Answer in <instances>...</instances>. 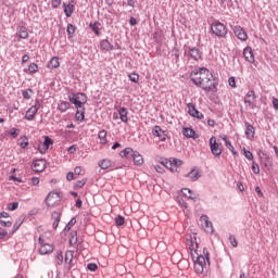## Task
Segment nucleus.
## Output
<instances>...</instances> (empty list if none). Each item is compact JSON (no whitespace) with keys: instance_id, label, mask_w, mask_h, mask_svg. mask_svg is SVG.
I'll list each match as a JSON object with an SVG mask.
<instances>
[{"instance_id":"obj_30","label":"nucleus","mask_w":278,"mask_h":278,"mask_svg":"<svg viewBox=\"0 0 278 278\" xmlns=\"http://www.w3.org/2000/svg\"><path fill=\"white\" fill-rule=\"evenodd\" d=\"M73 255H74L73 251L65 252L64 262H65V264H68V268H72V266H73Z\"/></svg>"},{"instance_id":"obj_15","label":"nucleus","mask_w":278,"mask_h":278,"mask_svg":"<svg viewBox=\"0 0 278 278\" xmlns=\"http://www.w3.org/2000/svg\"><path fill=\"white\" fill-rule=\"evenodd\" d=\"M255 99H257V96H255V91L249 90L244 99L245 105H248V108H253Z\"/></svg>"},{"instance_id":"obj_9","label":"nucleus","mask_w":278,"mask_h":278,"mask_svg":"<svg viewBox=\"0 0 278 278\" xmlns=\"http://www.w3.org/2000/svg\"><path fill=\"white\" fill-rule=\"evenodd\" d=\"M55 203H60V193L51 191L46 198V204L48 207H53Z\"/></svg>"},{"instance_id":"obj_51","label":"nucleus","mask_w":278,"mask_h":278,"mask_svg":"<svg viewBox=\"0 0 278 278\" xmlns=\"http://www.w3.org/2000/svg\"><path fill=\"white\" fill-rule=\"evenodd\" d=\"M243 153H244V157H247V160L253 161V153L247 149H243Z\"/></svg>"},{"instance_id":"obj_18","label":"nucleus","mask_w":278,"mask_h":278,"mask_svg":"<svg viewBox=\"0 0 278 278\" xmlns=\"http://www.w3.org/2000/svg\"><path fill=\"white\" fill-rule=\"evenodd\" d=\"M15 36L21 38L22 40H27L29 38V33L27 31V27L18 26Z\"/></svg>"},{"instance_id":"obj_3","label":"nucleus","mask_w":278,"mask_h":278,"mask_svg":"<svg viewBox=\"0 0 278 278\" xmlns=\"http://www.w3.org/2000/svg\"><path fill=\"white\" fill-rule=\"evenodd\" d=\"M161 164L167 168V170H170V173H179V167L184 165V161L179 159H162Z\"/></svg>"},{"instance_id":"obj_8","label":"nucleus","mask_w":278,"mask_h":278,"mask_svg":"<svg viewBox=\"0 0 278 278\" xmlns=\"http://www.w3.org/2000/svg\"><path fill=\"white\" fill-rule=\"evenodd\" d=\"M188 56L193 62H201L203 60V52L198 47L189 48Z\"/></svg>"},{"instance_id":"obj_4","label":"nucleus","mask_w":278,"mask_h":278,"mask_svg":"<svg viewBox=\"0 0 278 278\" xmlns=\"http://www.w3.org/2000/svg\"><path fill=\"white\" fill-rule=\"evenodd\" d=\"M70 102L73 103L76 108V110H86L84 104L88 101V97L86 93H72V96H68Z\"/></svg>"},{"instance_id":"obj_56","label":"nucleus","mask_w":278,"mask_h":278,"mask_svg":"<svg viewBox=\"0 0 278 278\" xmlns=\"http://www.w3.org/2000/svg\"><path fill=\"white\" fill-rule=\"evenodd\" d=\"M172 55L175 58L176 61L179 60V49H172Z\"/></svg>"},{"instance_id":"obj_49","label":"nucleus","mask_w":278,"mask_h":278,"mask_svg":"<svg viewBox=\"0 0 278 278\" xmlns=\"http://www.w3.org/2000/svg\"><path fill=\"white\" fill-rule=\"evenodd\" d=\"M29 73H38V64L36 63H30L28 66Z\"/></svg>"},{"instance_id":"obj_13","label":"nucleus","mask_w":278,"mask_h":278,"mask_svg":"<svg viewBox=\"0 0 278 278\" xmlns=\"http://www.w3.org/2000/svg\"><path fill=\"white\" fill-rule=\"evenodd\" d=\"M47 168V161L45 159L35 160L33 163V170L35 173H42Z\"/></svg>"},{"instance_id":"obj_41","label":"nucleus","mask_w":278,"mask_h":278,"mask_svg":"<svg viewBox=\"0 0 278 278\" xmlns=\"http://www.w3.org/2000/svg\"><path fill=\"white\" fill-rule=\"evenodd\" d=\"M31 94H34V90L31 89H26L22 91V96L24 99H27V100L31 99Z\"/></svg>"},{"instance_id":"obj_63","label":"nucleus","mask_w":278,"mask_h":278,"mask_svg":"<svg viewBox=\"0 0 278 278\" xmlns=\"http://www.w3.org/2000/svg\"><path fill=\"white\" fill-rule=\"evenodd\" d=\"M30 181H31V185H33V186H38V184H40V178H38V177H33V178L30 179Z\"/></svg>"},{"instance_id":"obj_55","label":"nucleus","mask_w":278,"mask_h":278,"mask_svg":"<svg viewBox=\"0 0 278 278\" xmlns=\"http://www.w3.org/2000/svg\"><path fill=\"white\" fill-rule=\"evenodd\" d=\"M229 240H230V244L232 247H235V248L238 247V240L236 239V237L233 235L229 236Z\"/></svg>"},{"instance_id":"obj_17","label":"nucleus","mask_w":278,"mask_h":278,"mask_svg":"<svg viewBox=\"0 0 278 278\" xmlns=\"http://www.w3.org/2000/svg\"><path fill=\"white\" fill-rule=\"evenodd\" d=\"M53 244L45 243L39 248V255H51L53 253Z\"/></svg>"},{"instance_id":"obj_46","label":"nucleus","mask_w":278,"mask_h":278,"mask_svg":"<svg viewBox=\"0 0 278 278\" xmlns=\"http://www.w3.org/2000/svg\"><path fill=\"white\" fill-rule=\"evenodd\" d=\"M115 224H116L118 227H122V225H125V217L118 215V216L115 218Z\"/></svg>"},{"instance_id":"obj_33","label":"nucleus","mask_w":278,"mask_h":278,"mask_svg":"<svg viewBox=\"0 0 278 278\" xmlns=\"http://www.w3.org/2000/svg\"><path fill=\"white\" fill-rule=\"evenodd\" d=\"M24 222H25V218L18 217L13 225V229H12L11 233L12 235L16 233V231H18V229H21V225H23Z\"/></svg>"},{"instance_id":"obj_22","label":"nucleus","mask_w":278,"mask_h":278,"mask_svg":"<svg viewBox=\"0 0 278 278\" xmlns=\"http://www.w3.org/2000/svg\"><path fill=\"white\" fill-rule=\"evenodd\" d=\"M51 218L53 220V224H52L53 229H58L60 225V219L62 218V213L54 211L51 214Z\"/></svg>"},{"instance_id":"obj_39","label":"nucleus","mask_w":278,"mask_h":278,"mask_svg":"<svg viewBox=\"0 0 278 278\" xmlns=\"http://www.w3.org/2000/svg\"><path fill=\"white\" fill-rule=\"evenodd\" d=\"M66 31L68 38H73V36H75V26L73 24H68Z\"/></svg>"},{"instance_id":"obj_50","label":"nucleus","mask_w":278,"mask_h":278,"mask_svg":"<svg viewBox=\"0 0 278 278\" xmlns=\"http://www.w3.org/2000/svg\"><path fill=\"white\" fill-rule=\"evenodd\" d=\"M60 5H62V0H51V7L53 8V10H58Z\"/></svg>"},{"instance_id":"obj_31","label":"nucleus","mask_w":278,"mask_h":278,"mask_svg":"<svg viewBox=\"0 0 278 278\" xmlns=\"http://www.w3.org/2000/svg\"><path fill=\"white\" fill-rule=\"evenodd\" d=\"M58 110L61 113H64L67 110H71V102H68V101H61L60 104L58 105Z\"/></svg>"},{"instance_id":"obj_12","label":"nucleus","mask_w":278,"mask_h":278,"mask_svg":"<svg viewBox=\"0 0 278 278\" xmlns=\"http://www.w3.org/2000/svg\"><path fill=\"white\" fill-rule=\"evenodd\" d=\"M203 255H199L194 264L200 266H207V263L210 264V252L205 248L203 249Z\"/></svg>"},{"instance_id":"obj_43","label":"nucleus","mask_w":278,"mask_h":278,"mask_svg":"<svg viewBox=\"0 0 278 278\" xmlns=\"http://www.w3.org/2000/svg\"><path fill=\"white\" fill-rule=\"evenodd\" d=\"M252 173H254V175H260V164L255 161L252 162Z\"/></svg>"},{"instance_id":"obj_23","label":"nucleus","mask_w":278,"mask_h":278,"mask_svg":"<svg viewBox=\"0 0 278 278\" xmlns=\"http://www.w3.org/2000/svg\"><path fill=\"white\" fill-rule=\"evenodd\" d=\"M100 49L102 51H114V46L108 39H102L100 41Z\"/></svg>"},{"instance_id":"obj_20","label":"nucleus","mask_w":278,"mask_h":278,"mask_svg":"<svg viewBox=\"0 0 278 278\" xmlns=\"http://www.w3.org/2000/svg\"><path fill=\"white\" fill-rule=\"evenodd\" d=\"M185 177L190 179V181H199L201 174H199V169L192 168Z\"/></svg>"},{"instance_id":"obj_35","label":"nucleus","mask_w":278,"mask_h":278,"mask_svg":"<svg viewBox=\"0 0 278 278\" xmlns=\"http://www.w3.org/2000/svg\"><path fill=\"white\" fill-rule=\"evenodd\" d=\"M54 260L56 262V266H62V264H64V255L62 254V251H56Z\"/></svg>"},{"instance_id":"obj_42","label":"nucleus","mask_w":278,"mask_h":278,"mask_svg":"<svg viewBox=\"0 0 278 278\" xmlns=\"http://www.w3.org/2000/svg\"><path fill=\"white\" fill-rule=\"evenodd\" d=\"M128 78L132 81V84H138L139 79H140V75H138L136 73H131L128 75Z\"/></svg>"},{"instance_id":"obj_48","label":"nucleus","mask_w":278,"mask_h":278,"mask_svg":"<svg viewBox=\"0 0 278 278\" xmlns=\"http://www.w3.org/2000/svg\"><path fill=\"white\" fill-rule=\"evenodd\" d=\"M48 150H49V148L47 146H45L43 143H40L38 146V151H39V153H41V155H45V153H47Z\"/></svg>"},{"instance_id":"obj_44","label":"nucleus","mask_w":278,"mask_h":278,"mask_svg":"<svg viewBox=\"0 0 278 278\" xmlns=\"http://www.w3.org/2000/svg\"><path fill=\"white\" fill-rule=\"evenodd\" d=\"M7 210H9L10 212H14L15 210H18V202L9 203Z\"/></svg>"},{"instance_id":"obj_27","label":"nucleus","mask_w":278,"mask_h":278,"mask_svg":"<svg viewBox=\"0 0 278 278\" xmlns=\"http://www.w3.org/2000/svg\"><path fill=\"white\" fill-rule=\"evenodd\" d=\"M48 68H50V71H53V68H60V58L53 56L48 63Z\"/></svg>"},{"instance_id":"obj_32","label":"nucleus","mask_w":278,"mask_h":278,"mask_svg":"<svg viewBox=\"0 0 278 278\" xmlns=\"http://www.w3.org/2000/svg\"><path fill=\"white\" fill-rule=\"evenodd\" d=\"M98 138L101 144H108V130H100L98 134Z\"/></svg>"},{"instance_id":"obj_54","label":"nucleus","mask_w":278,"mask_h":278,"mask_svg":"<svg viewBox=\"0 0 278 278\" xmlns=\"http://www.w3.org/2000/svg\"><path fill=\"white\" fill-rule=\"evenodd\" d=\"M84 186H86V179L76 181L74 188H84Z\"/></svg>"},{"instance_id":"obj_1","label":"nucleus","mask_w":278,"mask_h":278,"mask_svg":"<svg viewBox=\"0 0 278 278\" xmlns=\"http://www.w3.org/2000/svg\"><path fill=\"white\" fill-rule=\"evenodd\" d=\"M194 75H200V77H192L191 81L198 88H202L205 92H216L218 83L214 79V75L206 67H200L194 72Z\"/></svg>"},{"instance_id":"obj_24","label":"nucleus","mask_w":278,"mask_h":278,"mask_svg":"<svg viewBox=\"0 0 278 278\" xmlns=\"http://www.w3.org/2000/svg\"><path fill=\"white\" fill-rule=\"evenodd\" d=\"M98 166L102 169V170H108L109 168H112V161L109 159H103L98 163Z\"/></svg>"},{"instance_id":"obj_38","label":"nucleus","mask_w":278,"mask_h":278,"mask_svg":"<svg viewBox=\"0 0 278 278\" xmlns=\"http://www.w3.org/2000/svg\"><path fill=\"white\" fill-rule=\"evenodd\" d=\"M77 224V218L73 217L64 227L63 231H71V229H73V227H75V225Z\"/></svg>"},{"instance_id":"obj_52","label":"nucleus","mask_w":278,"mask_h":278,"mask_svg":"<svg viewBox=\"0 0 278 278\" xmlns=\"http://www.w3.org/2000/svg\"><path fill=\"white\" fill-rule=\"evenodd\" d=\"M9 136H11L13 138H18V129L11 128L10 131H9Z\"/></svg>"},{"instance_id":"obj_62","label":"nucleus","mask_w":278,"mask_h":278,"mask_svg":"<svg viewBox=\"0 0 278 278\" xmlns=\"http://www.w3.org/2000/svg\"><path fill=\"white\" fill-rule=\"evenodd\" d=\"M154 170H156V173H160L161 175L164 174V167L160 165H154Z\"/></svg>"},{"instance_id":"obj_64","label":"nucleus","mask_w":278,"mask_h":278,"mask_svg":"<svg viewBox=\"0 0 278 278\" xmlns=\"http://www.w3.org/2000/svg\"><path fill=\"white\" fill-rule=\"evenodd\" d=\"M273 105H274L275 110H278V99L277 98L273 99Z\"/></svg>"},{"instance_id":"obj_21","label":"nucleus","mask_w":278,"mask_h":278,"mask_svg":"<svg viewBox=\"0 0 278 278\" xmlns=\"http://www.w3.org/2000/svg\"><path fill=\"white\" fill-rule=\"evenodd\" d=\"M131 157L135 166H142L144 164V159L142 157V154H140V152L135 151Z\"/></svg>"},{"instance_id":"obj_2","label":"nucleus","mask_w":278,"mask_h":278,"mask_svg":"<svg viewBox=\"0 0 278 278\" xmlns=\"http://www.w3.org/2000/svg\"><path fill=\"white\" fill-rule=\"evenodd\" d=\"M212 35L216 36V38H227V34H229V28L227 25L220 23L219 21H215L211 24Z\"/></svg>"},{"instance_id":"obj_6","label":"nucleus","mask_w":278,"mask_h":278,"mask_svg":"<svg viewBox=\"0 0 278 278\" xmlns=\"http://www.w3.org/2000/svg\"><path fill=\"white\" fill-rule=\"evenodd\" d=\"M41 104L40 101L36 100L35 104L30 106L25 114L26 121H33L36 117V114H38V111L40 110Z\"/></svg>"},{"instance_id":"obj_29","label":"nucleus","mask_w":278,"mask_h":278,"mask_svg":"<svg viewBox=\"0 0 278 278\" xmlns=\"http://www.w3.org/2000/svg\"><path fill=\"white\" fill-rule=\"evenodd\" d=\"M135 152H136V151H134V149H131V148H126V149H124V150H122V151L119 152V155H121V157H126L127 160H129V157H132V155H134Z\"/></svg>"},{"instance_id":"obj_36","label":"nucleus","mask_w":278,"mask_h":278,"mask_svg":"<svg viewBox=\"0 0 278 278\" xmlns=\"http://www.w3.org/2000/svg\"><path fill=\"white\" fill-rule=\"evenodd\" d=\"M86 109H78L77 111H76V121H80V123L81 122H84V119L86 118Z\"/></svg>"},{"instance_id":"obj_19","label":"nucleus","mask_w":278,"mask_h":278,"mask_svg":"<svg viewBox=\"0 0 278 278\" xmlns=\"http://www.w3.org/2000/svg\"><path fill=\"white\" fill-rule=\"evenodd\" d=\"M245 137L248 140H253V138H255V127H253L249 122H245Z\"/></svg>"},{"instance_id":"obj_37","label":"nucleus","mask_w":278,"mask_h":278,"mask_svg":"<svg viewBox=\"0 0 278 278\" xmlns=\"http://www.w3.org/2000/svg\"><path fill=\"white\" fill-rule=\"evenodd\" d=\"M77 244V230H72L70 233V245L75 247Z\"/></svg>"},{"instance_id":"obj_5","label":"nucleus","mask_w":278,"mask_h":278,"mask_svg":"<svg viewBox=\"0 0 278 278\" xmlns=\"http://www.w3.org/2000/svg\"><path fill=\"white\" fill-rule=\"evenodd\" d=\"M208 144L212 155H214L215 157H220V155H223V143H217L216 137H211L208 140Z\"/></svg>"},{"instance_id":"obj_10","label":"nucleus","mask_w":278,"mask_h":278,"mask_svg":"<svg viewBox=\"0 0 278 278\" xmlns=\"http://www.w3.org/2000/svg\"><path fill=\"white\" fill-rule=\"evenodd\" d=\"M200 223H202V227H204L206 233H214V226L212 225V222H210L207 215H202L200 217Z\"/></svg>"},{"instance_id":"obj_60","label":"nucleus","mask_w":278,"mask_h":278,"mask_svg":"<svg viewBox=\"0 0 278 278\" xmlns=\"http://www.w3.org/2000/svg\"><path fill=\"white\" fill-rule=\"evenodd\" d=\"M228 84H229L230 88H236V78L235 77H230L228 79Z\"/></svg>"},{"instance_id":"obj_47","label":"nucleus","mask_w":278,"mask_h":278,"mask_svg":"<svg viewBox=\"0 0 278 278\" xmlns=\"http://www.w3.org/2000/svg\"><path fill=\"white\" fill-rule=\"evenodd\" d=\"M226 147L232 152V155H238V152L236 151V148H233V144H231V141H226Z\"/></svg>"},{"instance_id":"obj_28","label":"nucleus","mask_w":278,"mask_h":278,"mask_svg":"<svg viewBox=\"0 0 278 278\" xmlns=\"http://www.w3.org/2000/svg\"><path fill=\"white\" fill-rule=\"evenodd\" d=\"M118 114H119V118H121L122 123H129V117H127V108L122 106L118 110Z\"/></svg>"},{"instance_id":"obj_25","label":"nucleus","mask_w":278,"mask_h":278,"mask_svg":"<svg viewBox=\"0 0 278 278\" xmlns=\"http://www.w3.org/2000/svg\"><path fill=\"white\" fill-rule=\"evenodd\" d=\"M63 7L65 16H67V18H70V16H73V12H75V4L68 3L66 5V3H63Z\"/></svg>"},{"instance_id":"obj_53","label":"nucleus","mask_w":278,"mask_h":278,"mask_svg":"<svg viewBox=\"0 0 278 278\" xmlns=\"http://www.w3.org/2000/svg\"><path fill=\"white\" fill-rule=\"evenodd\" d=\"M87 268H88V270H90L91 273H94V271L99 268V266H97V264H94V263H89V264L87 265Z\"/></svg>"},{"instance_id":"obj_40","label":"nucleus","mask_w":278,"mask_h":278,"mask_svg":"<svg viewBox=\"0 0 278 278\" xmlns=\"http://www.w3.org/2000/svg\"><path fill=\"white\" fill-rule=\"evenodd\" d=\"M205 267L206 266H204V265H199V264L194 263V270L198 275H203Z\"/></svg>"},{"instance_id":"obj_11","label":"nucleus","mask_w":278,"mask_h":278,"mask_svg":"<svg viewBox=\"0 0 278 278\" xmlns=\"http://www.w3.org/2000/svg\"><path fill=\"white\" fill-rule=\"evenodd\" d=\"M188 108V114L189 116H192L193 118H198L199 121H201L203 118V113L199 112V110H197V106L194 105V103L189 102L187 104Z\"/></svg>"},{"instance_id":"obj_34","label":"nucleus","mask_w":278,"mask_h":278,"mask_svg":"<svg viewBox=\"0 0 278 278\" xmlns=\"http://www.w3.org/2000/svg\"><path fill=\"white\" fill-rule=\"evenodd\" d=\"M99 22L90 23L89 27L96 34V36H101V29L99 28Z\"/></svg>"},{"instance_id":"obj_14","label":"nucleus","mask_w":278,"mask_h":278,"mask_svg":"<svg viewBox=\"0 0 278 278\" xmlns=\"http://www.w3.org/2000/svg\"><path fill=\"white\" fill-rule=\"evenodd\" d=\"M243 56H244V60L247 62H249L250 64H254L255 63V54H253V48L245 47L243 49Z\"/></svg>"},{"instance_id":"obj_59","label":"nucleus","mask_w":278,"mask_h":278,"mask_svg":"<svg viewBox=\"0 0 278 278\" xmlns=\"http://www.w3.org/2000/svg\"><path fill=\"white\" fill-rule=\"evenodd\" d=\"M181 192L184 197H189V194H192V190H190L189 188L181 189Z\"/></svg>"},{"instance_id":"obj_57","label":"nucleus","mask_w":278,"mask_h":278,"mask_svg":"<svg viewBox=\"0 0 278 278\" xmlns=\"http://www.w3.org/2000/svg\"><path fill=\"white\" fill-rule=\"evenodd\" d=\"M0 225L2 227H12V222L11 220H3V219H0Z\"/></svg>"},{"instance_id":"obj_16","label":"nucleus","mask_w":278,"mask_h":278,"mask_svg":"<svg viewBox=\"0 0 278 278\" xmlns=\"http://www.w3.org/2000/svg\"><path fill=\"white\" fill-rule=\"evenodd\" d=\"M233 34L239 40H242L243 42L247 40V38H249L247 31H244V28H242L241 26H235Z\"/></svg>"},{"instance_id":"obj_45","label":"nucleus","mask_w":278,"mask_h":278,"mask_svg":"<svg viewBox=\"0 0 278 278\" xmlns=\"http://www.w3.org/2000/svg\"><path fill=\"white\" fill-rule=\"evenodd\" d=\"M42 144L49 149V147H51V144H53V139H51V137H49V136H46Z\"/></svg>"},{"instance_id":"obj_61","label":"nucleus","mask_w":278,"mask_h":278,"mask_svg":"<svg viewBox=\"0 0 278 278\" xmlns=\"http://www.w3.org/2000/svg\"><path fill=\"white\" fill-rule=\"evenodd\" d=\"M67 181H73L75 179V174L73 172H68L66 175Z\"/></svg>"},{"instance_id":"obj_7","label":"nucleus","mask_w":278,"mask_h":278,"mask_svg":"<svg viewBox=\"0 0 278 278\" xmlns=\"http://www.w3.org/2000/svg\"><path fill=\"white\" fill-rule=\"evenodd\" d=\"M152 136H155V138H159L161 142H166L168 138V131L163 130L162 127H160L159 125H155L152 128Z\"/></svg>"},{"instance_id":"obj_58","label":"nucleus","mask_w":278,"mask_h":278,"mask_svg":"<svg viewBox=\"0 0 278 278\" xmlns=\"http://www.w3.org/2000/svg\"><path fill=\"white\" fill-rule=\"evenodd\" d=\"M263 155L265 156L263 159V164L265 168H268V162H270V157H268L265 153H263Z\"/></svg>"},{"instance_id":"obj_26","label":"nucleus","mask_w":278,"mask_h":278,"mask_svg":"<svg viewBox=\"0 0 278 278\" xmlns=\"http://www.w3.org/2000/svg\"><path fill=\"white\" fill-rule=\"evenodd\" d=\"M182 135L185 138H192L193 140H197V132L192 128H182Z\"/></svg>"}]
</instances>
